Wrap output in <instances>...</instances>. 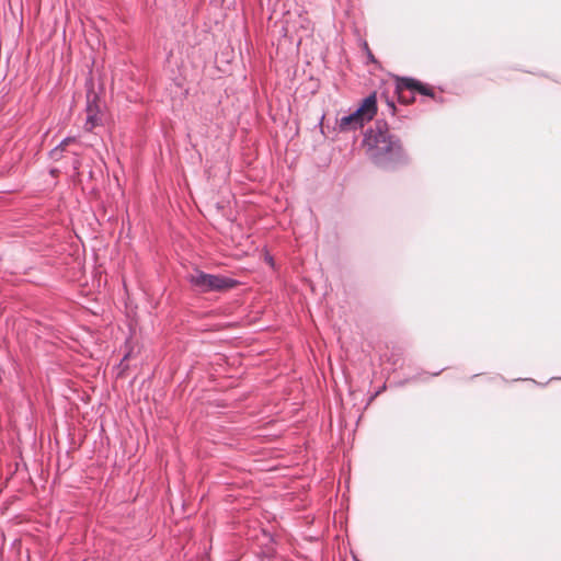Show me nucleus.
I'll use <instances>...</instances> for the list:
<instances>
[{
  "instance_id": "3",
  "label": "nucleus",
  "mask_w": 561,
  "mask_h": 561,
  "mask_svg": "<svg viewBox=\"0 0 561 561\" xmlns=\"http://www.w3.org/2000/svg\"><path fill=\"white\" fill-rule=\"evenodd\" d=\"M187 282L197 293L201 294L221 293L232 289L239 285V282L234 278L224 275L208 274L198 268H195L194 272L187 276Z\"/></svg>"
},
{
  "instance_id": "8",
  "label": "nucleus",
  "mask_w": 561,
  "mask_h": 561,
  "mask_svg": "<svg viewBox=\"0 0 561 561\" xmlns=\"http://www.w3.org/2000/svg\"><path fill=\"white\" fill-rule=\"evenodd\" d=\"M387 105H388V108H389V113L393 116L396 114V104L392 100L390 99H387Z\"/></svg>"
},
{
  "instance_id": "9",
  "label": "nucleus",
  "mask_w": 561,
  "mask_h": 561,
  "mask_svg": "<svg viewBox=\"0 0 561 561\" xmlns=\"http://www.w3.org/2000/svg\"><path fill=\"white\" fill-rule=\"evenodd\" d=\"M44 264H49V261L44 259V255H41V257L37 256V267Z\"/></svg>"
},
{
  "instance_id": "5",
  "label": "nucleus",
  "mask_w": 561,
  "mask_h": 561,
  "mask_svg": "<svg viewBox=\"0 0 561 561\" xmlns=\"http://www.w3.org/2000/svg\"><path fill=\"white\" fill-rule=\"evenodd\" d=\"M88 116H87V121H85V129L87 130H91L94 126H95V123L98 122V116L95 113H92V110H91V106L88 105Z\"/></svg>"
},
{
  "instance_id": "10",
  "label": "nucleus",
  "mask_w": 561,
  "mask_h": 561,
  "mask_svg": "<svg viewBox=\"0 0 561 561\" xmlns=\"http://www.w3.org/2000/svg\"><path fill=\"white\" fill-rule=\"evenodd\" d=\"M265 261H266V262H267L272 267H274L275 262H274L273 256H272L270 253H266V255H265Z\"/></svg>"
},
{
  "instance_id": "1",
  "label": "nucleus",
  "mask_w": 561,
  "mask_h": 561,
  "mask_svg": "<svg viewBox=\"0 0 561 561\" xmlns=\"http://www.w3.org/2000/svg\"><path fill=\"white\" fill-rule=\"evenodd\" d=\"M363 144L368 158L382 170L392 171L409 161L400 138L389 133L386 121L377 119L364 134Z\"/></svg>"
},
{
  "instance_id": "11",
  "label": "nucleus",
  "mask_w": 561,
  "mask_h": 561,
  "mask_svg": "<svg viewBox=\"0 0 561 561\" xmlns=\"http://www.w3.org/2000/svg\"><path fill=\"white\" fill-rule=\"evenodd\" d=\"M129 357V353L125 354L124 357L122 358L121 360V366L123 365V363Z\"/></svg>"
},
{
  "instance_id": "4",
  "label": "nucleus",
  "mask_w": 561,
  "mask_h": 561,
  "mask_svg": "<svg viewBox=\"0 0 561 561\" xmlns=\"http://www.w3.org/2000/svg\"><path fill=\"white\" fill-rule=\"evenodd\" d=\"M404 90H409L412 93H419L424 96H428L433 99L435 102H443V98L437 95L434 89L423 83L422 81L411 78V77H397L396 79V93L398 94V99L401 103H409L410 100H405L402 95ZM414 100V96L411 98V101Z\"/></svg>"
},
{
  "instance_id": "12",
  "label": "nucleus",
  "mask_w": 561,
  "mask_h": 561,
  "mask_svg": "<svg viewBox=\"0 0 561 561\" xmlns=\"http://www.w3.org/2000/svg\"><path fill=\"white\" fill-rule=\"evenodd\" d=\"M379 393H380V390L376 391V393H375V394H373V396L370 397L369 401H371V400H373L376 396H378Z\"/></svg>"
},
{
  "instance_id": "6",
  "label": "nucleus",
  "mask_w": 561,
  "mask_h": 561,
  "mask_svg": "<svg viewBox=\"0 0 561 561\" xmlns=\"http://www.w3.org/2000/svg\"><path fill=\"white\" fill-rule=\"evenodd\" d=\"M72 140H73V139H72V138H70V137L65 138L64 140H61V142H60L57 147H55V148L50 151V154L55 158V157L58 154L59 149H60V148H64V146H66L67 144H69V142H70V141H72Z\"/></svg>"
},
{
  "instance_id": "2",
  "label": "nucleus",
  "mask_w": 561,
  "mask_h": 561,
  "mask_svg": "<svg viewBox=\"0 0 561 561\" xmlns=\"http://www.w3.org/2000/svg\"><path fill=\"white\" fill-rule=\"evenodd\" d=\"M376 92L370 93L362 100L359 105L350 114L336 119L339 133L355 131L363 128L377 113Z\"/></svg>"
},
{
  "instance_id": "7",
  "label": "nucleus",
  "mask_w": 561,
  "mask_h": 561,
  "mask_svg": "<svg viewBox=\"0 0 561 561\" xmlns=\"http://www.w3.org/2000/svg\"><path fill=\"white\" fill-rule=\"evenodd\" d=\"M364 48H365V50L367 51V58H368V60H369V61H371V62H377V60H376L375 56H374V55H373V53L370 51V49H369V47H368V44H367L366 42L364 43Z\"/></svg>"
}]
</instances>
